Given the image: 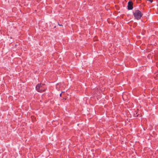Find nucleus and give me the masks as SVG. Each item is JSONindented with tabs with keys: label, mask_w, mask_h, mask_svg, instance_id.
<instances>
[{
	"label": "nucleus",
	"mask_w": 158,
	"mask_h": 158,
	"mask_svg": "<svg viewBox=\"0 0 158 158\" xmlns=\"http://www.w3.org/2000/svg\"><path fill=\"white\" fill-rule=\"evenodd\" d=\"M135 18L137 20L139 19L143 15V14L139 10H136L133 13Z\"/></svg>",
	"instance_id": "f257e3e1"
},
{
	"label": "nucleus",
	"mask_w": 158,
	"mask_h": 158,
	"mask_svg": "<svg viewBox=\"0 0 158 158\" xmlns=\"http://www.w3.org/2000/svg\"><path fill=\"white\" fill-rule=\"evenodd\" d=\"M133 3L131 1H129L128 2L127 8L129 10H131L133 8Z\"/></svg>",
	"instance_id": "f03ea898"
},
{
	"label": "nucleus",
	"mask_w": 158,
	"mask_h": 158,
	"mask_svg": "<svg viewBox=\"0 0 158 158\" xmlns=\"http://www.w3.org/2000/svg\"><path fill=\"white\" fill-rule=\"evenodd\" d=\"M42 87L41 84H38L36 86V89L38 92H41V90L40 89V88Z\"/></svg>",
	"instance_id": "7ed1b4c3"
},
{
	"label": "nucleus",
	"mask_w": 158,
	"mask_h": 158,
	"mask_svg": "<svg viewBox=\"0 0 158 158\" xmlns=\"http://www.w3.org/2000/svg\"><path fill=\"white\" fill-rule=\"evenodd\" d=\"M147 1H148L150 2H153L152 0H147Z\"/></svg>",
	"instance_id": "20e7f679"
},
{
	"label": "nucleus",
	"mask_w": 158,
	"mask_h": 158,
	"mask_svg": "<svg viewBox=\"0 0 158 158\" xmlns=\"http://www.w3.org/2000/svg\"><path fill=\"white\" fill-rule=\"evenodd\" d=\"M58 25L60 26H63L62 24H60L59 23H58Z\"/></svg>",
	"instance_id": "39448f33"
},
{
	"label": "nucleus",
	"mask_w": 158,
	"mask_h": 158,
	"mask_svg": "<svg viewBox=\"0 0 158 158\" xmlns=\"http://www.w3.org/2000/svg\"><path fill=\"white\" fill-rule=\"evenodd\" d=\"M61 94H60V96H61Z\"/></svg>",
	"instance_id": "423d86ee"
},
{
	"label": "nucleus",
	"mask_w": 158,
	"mask_h": 158,
	"mask_svg": "<svg viewBox=\"0 0 158 158\" xmlns=\"http://www.w3.org/2000/svg\"><path fill=\"white\" fill-rule=\"evenodd\" d=\"M138 116V115H137L136 116H135L136 117H137Z\"/></svg>",
	"instance_id": "0eeeda50"
}]
</instances>
